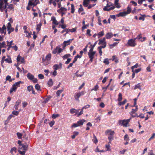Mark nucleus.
Here are the masks:
<instances>
[{
	"label": "nucleus",
	"mask_w": 155,
	"mask_h": 155,
	"mask_svg": "<svg viewBox=\"0 0 155 155\" xmlns=\"http://www.w3.org/2000/svg\"><path fill=\"white\" fill-rule=\"evenodd\" d=\"M8 0H0V11L2 12L6 8Z\"/></svg>",
	"instance_id": "nucleus-1"
},
{
	"label": "nucleus",
	"mask_w": 155,
	"mask_h": 155,
	"mask_svg": "<svg viewBox=\"0 0 155 155\" xmlns=\"http://www.w3.org/2000/svg\"><path fill=\"white\" fill-rule=\"evenodd\" d=\"M7 5L8 6L7 8H6L5 9V13L6 14L8 11L10 12L11 11L12 12H13L14 11L13 5L12 4H8Z\"/></svg>",
	"instance_id": "nucleus-2"
},
{
	"label": "nucleus",
	"mask_w": 155,
	"mask_h": 155,
	"mask_svg": "<svg viewBox=\"0 0 155 155\" xmlns=\"http://www.w3.org/2000/svg\"><path fill=\"white\" fill-rule=\"evenodd\" d=\"M95 51H89V52L88 53V55L89 58H90V61L92 62L93 61V59L94 58V56L95 54Z\"/></svg>",
	"instance_id": "nucleus-3"
},
{
	"label": "nucleus",
	"mask_w": 155,
	"mask_h": 155,
	"mask_svg": "<svg viewBox=\"0 0 155 155\" xmlns=\"http://www.w3.org/2000/svg\"><path fill=\"white\" fill-rule=\"evenodd\" d=\"M131 119V118H130L127 120H118V122L119 123H122L124 122H126V124H124V125L125 126V127H127V125L128 124L129 122L130 121Z\"/></svg>",
	"instance_id": "nucleus-4"
},
{
	"label": "nucleus",
	"mask_w": 155,
	"mask_h": 155,
	"mask_svg": "<svg viewBox=\"0 0 155 155\" xmlns=\"http://www.w3.org/2000/svg\"><path fill=\"white\" fill-rule=\"evenodd\" d=\"M127 44L130 46L131 47H134L136 45V44L135 42V40L133 39H130L127 42Z\"/></svg>",
	"instance_id": "nucleus-5"
},
{
	"label": "nucleus",
	"mask_w": 155,
	"mask_h": 155,
	"mask_svg": "<svg viewBox=\"0 0 155 155\" xmlns=\"http://www.w3.org/2000/svg\"><path fill=\"white\" fill-rule=\"evenodd\" d=\"M84 94L83 92H79L78 93H75L74 95V97L75 98V100L78 101H79V97L82 95Z\"/></svg>",
	"instance_id": "nucleus-6"
},
{
	"label": "nucleus",
	"mask_w": 155,
	"mask_h": 155,
	"mask_svg": "<svg viewBox=\"0 0 155 155\" xmlns=\"http://www.w3.org/2000/svg\"><path fill=\"white\" fill-rule=\"evenodd\" d=\"M28 146V144H25L24 145V144H22V145L18 147V148L19 150H23L26 151L27 150Z\"/></svg>",
	"instance_id": "nucleus-7"
},
{
	"label": "nucleus",
	"mask_w": 155,
	"mask_h": 155,
	"mask_svg": "<svg viewBox=\"0 0 155 155\" xmlns=\"http://www.w3.org/2000/svg\"><path fill=\"white\" fill-rule=\"evenodd\" d=\"M6 28L5 25H4L2 28L0 27V33L4 34L5 36L6 33Z\"/></svg>",
	"instance_id": "nucleus-8"
},
{
	"label": "nucleus",
	"mask_w": 155,
	"mask_h": 155,
	"mask_svg": "<svg viewBox=\"0 0 155 155\" xmlns=\"http://www.w3.org/2000/svg\"><path fill=\"white\" fill-rule=\"evenodd\" d=\"M99 42L98 43L99 45L102 44L103 45V46H105V48L106 46L107 43L105 41V38H104L102 39H100L99 40Z\"/></svg>",
	"instance_id": "nucleus-9"
},
{
	"label": "nucleus",
	"mask_w": 155,
	"mask_h": 155,
	"mask_svg": "<svg viewBox=\"0 0 155 155\" xmlns=\"http://www.w3.org/2000/svg\"><path fill=\"white\" fill-rule=\"evenodd\" d=\"M74 39V38H72V39H70L68 41H64L63 42V44L64 45V47H66L67 45H69Z\"/></svg>",
	"instance_id": "nucleus-10"
},
{
	"label": "nucleus",
	"mask_w": 155,
	"mask_h": 155,
	"mask_svg": "<svg viewBox=\"0 0 155 155\" xmlns=\"http://www.w3.org/2000/svg\"><path fill=\"white\" fill-rule=\"evenodd\" d=\"M107 134H108L109 136H114L115 133L114 131H112L111 130H108L105 132Z\"/></svg>",
	"instance_id": "nucleus-11"
},
{
	"label": "nucleus",
	"mask_w": 155,
	"mask_h": 155,
	"mask_svg": "<svg viewBox=\"0 0 155 155\" xmlns=\"http://www.w3.org/2000/svg\"><path fill=\"white\" fill-rule=\"evenodd\" d=\"M51 57V54L50 53L49 54L46 56L45 58V61H47L49 62L50 61Z\"/></svg>",
	"instance_id": "nucleus-12"
},
{
	"label": "nucleus",
	"mask_w": 155,
	"mask_h": 155,
	"mask_svg": "<svg viewBox=\"0 0 155 155\" xmlns=\"http://www.w3.org/2000/svg\"><path fill=\"white\" fill-rule=\"evenodd\" d=\"M38 4V2H32L31 0H29V1L28 3V5L29 6H32L33 5V6H35L37 5Z\"/></svg>",
	"instance_id": "nucleus-13"
},
{
	"label": "nucleus",
	"mask_w": 155,
	"mask_h": 155,
	"mask_svg": "<svg viewBox=\"0 0 155 155\" xmlns=\"http://www.w3.org/2000/svg\"><path fill=\"white\" fill-rule=\"evenodd\" d=\"M51 20L53 21V24H54L56 25H58V23L54 17H51Z\"/></svg>",
	"instance_id": "nucleus-14"
},
{
	"label": "nucleus",
	"mask_w": 155,
	"mask_h": 155,
	"mask_svg": "<svg viewBox=\"0 0 155 155\" xmlns=\"http://www.w3.org/2000/svg\"><path fill=\"white\" fill-rule=\"evenodd\" d=\"M113 36V34L111 32H109L107 33L106 35V37L107 39H110Z\"/></svg>",
	"instance_id": "nucleus-15"
},
{
	"label": "nucleus",
	"mask_w": 155,
	"mask_h": 155,
	"mask_svg": "<svg viewBox=\"0 0 155 155\" xmlns=\"http://www.w3.org/2000/svg\"><path fill=\"white\" fill-rule=\"evenodd\" d=\"M27 77L30 80H33L34 79V76L30 73H28L27 75Z\"/></svg>",
	"instance_id": "nucleus-16"
},
{
	"label": "nucleus",
	"mask_w": 155,
	"mask_h": 155,
	"mask_svg": "<svg viewBox=\"0 0 155 155\" xmlns=\"http://www.w3.org/2000/svg\"><path fill=\"white\" fill-rule=\"evenodd\" d=\"M85 121L84 119L80 120L77 122L79 126H81L83 125V123Z\"/></svg>",
	"instance_id": "nucleus-17"
},
{
	"label": "nucleus",
	"mask_w": 155,
	"mask_h": 155,
	"mask_svg": "<svg viewBox=\"0 0 155 155\" xmlns=\"http://www.w3.org/2000/svg\"><path fill=\"white\" fill-rule=\"evenodd\" d=\"M89 2V0H84L83 2V5L85 7H87Z\"/></svg>",
	"instance_id": "nucleus-18"
},
{
	"label": "nucleus",
	"mask_w": 155,
	"mask_h": 155,
	"mask_svg": "<svg viewBox=\"0 0 155 155\" xmlns=\"http://www.w3.org/2000/svg\"><path fill=\"white\" fill-rule=\"evenodd\" d=\"M105 48V46H101L99 47H98V49H99V53L100 54V55H102V51L101 50V49L102 48Z\"/></svg>",
	"instance_id": "nucleus-19"
},
{
	"label": "nucleus",
	"mask_w": 155,
	"mask_h": 155,
	"mask_svg": "<svg viewBox=\"0 0 155 155\" xmlns=\"http://www.w3.org/2000/svg\"><path fill=\"white\" fill-rule=\"evenodd\" d=\"M126 15H127V14H126V12H124L119 13L117 15V16H126Z\"/></svg>",
	"instance_id": "nucleus-20"
},
{
	"label": "nucleus",
	"mask_w": 155,
	"mask_h": 155,
	"mask_svg": "<svg viewBox=\"0 0 155 155\" xmlns=\"http://www.w3.org/2000/svg\"><path fill=\"white\" fill-rule=\"evenodd\" d=\"M149 45L151 46V48L152 50H155V42L152 44L150 41L149 43Z\"/></svg>",
	"instance_id": "nucleus-21"
},
{
	"label": "nucleus",
	"mask_w": 155,
	"mask_h": 155,
	"mask_svg": "<svg viewBox=\"0 0 155 155\" xmlns=\"http://www.w3.org/2000/svg\"><path fill=\"white\" fill-rule=\"evenodd\" d=\"M122 95L121 93H120L118 94V97L117 100L118 101L120 102L122 100Z\"/></svg>",
	"instance_id": "nucleus-22"
},
{
	"label": "nucleus",
	"mask_w": 155,
	"mask_h": 155,
	"mask_svg": "<svg viewBox=\"0 0 155 155\" xmlns=\"http://www.w3.org/2000/svg\"><path fill=\"white\" fill-rule=\"evenodd\" d=\"M136 38H138L141 41H144V39H145V38L143 37V39L142 38V36H141V35L140 34V35H138L137 36V37L136 38H135V39H136Z\"/></svg>",
	"instance_id": "nucleus-23"
},
{
	"label": "nucleus",
	"mask_w": 155,
	"mask_h": 155,
	"mask_svg": "<svg viewBox=\"0 0 155 155\" xmlns=\"http://www.w3.org/2000/svg\"><path fill=\"white\" fill-rule=\"evenodd\" d=\"M17 135L18 139H21L22 136L24 135V134L23 133H21L19 132H18L17 133Z\"/></svg>",
	"instance_id": "nucleus-24"
},
{
	"label": "nucleus",
	"mask_w": 155,
	"mask_h": 155,
	"mask_svg": "<svg viewBox=\"0 0 155 155\" xmlns=\"http://www.w3.org/2000/svg\"><path fill=\"white\" fill-rule=\"evenodd\" d=\"M0 48H6V45L5 41H4L2 43L0 42Z\"/></svg>",
	"instance_id": "nucleus-25"
},
{
	"label": "nucleus",
	"mask_w": 155,
	"mask_h": 155,
	"mask_svg": "<svg viewBox=\"0 0 155 155\" xmlns=\"http://www.w3.org/2000/svg\"><path fill=\"white\" fill-rule=\"evenodd\" d=\"M108 139L109 140L108 143H111V141L114 140V136H109L108 137Z\"/></svg>",
	"instance_id": "nucleus-26"
},
{
	"label": "nucleus",
	"mask_w": 155,
	"mask_h": 155,
	"mask_svg": "<svg viewBox=\"0 0 155 155\" xmlns=\"http://www.w3.org/2000/svg\"><path fill=\"white\" fill-rule=\"evenodd\" d=\"M127 102L126 99H124L123 101L120 102L118 103V105L119 106H121L124 105Z\"/></svg>",
	"instance_id": "nucleus-27"
},
{
	"label": "nucleus",
	"mask_w": 155,
	"mask_h": 155,
	"mask_svg": "<svg viewBox=\"0 0 155 155\" xmlns=\"http://www.w3.org/2000/svg\"><path fill=\"white\" fill-rule=\"evenodd\" d=\"M51 98V96L50 95L48 96L44 101L43 102V103H46L48 102V100Z\"/></svg>",
	"instance_id": "nucleus-28"
},
{
	"label": "nucleus",
	"mask_w": 155,
	"mask_h": 155,
	"mask_svg": "<svg viewBox=\"0 0 155 155\" xmlns=\"http://www.w3.org/2000/svg\"><path fill=\"white\" fill-rule=\"evenodd\" d=\"M53 84V81H52V79H50L48 82V84L49 86H52Z\"/></svg>",
	"instance_id": "nucleus-29"
},
{
	"label": "nucleus",
	"mask_w": 155,
	"mask_h": 155,
	"mask_svg": "<svg viewBox=\"0 0 155 155\" xmlns=\"http://www.w3.org/2000/svg\"><path fill=\"white\" fill-rule=\"evenodd\" d=\"M78 111V110H76L74 108H72L70 110V112L71 114H73L75 113V114H77V111Z\"/></svg>",
	"instance_id": "nucleus-30"
},
{
	"label": "nucleus",
	"mask_w": 155,
	"mask_h": 155,
	"mask_svg": "<svg viewBox=\"0 0 155 155\" xmlns=\"http://www.w3.org/2000/svg\"><path fill=\"white\" fill-rule=\"evenodd\" d=\"M16 148L15 147H13L10 150V153L12 154H13V152H14L15 153L16 152Z\"/></svg>",
	"instance_id": "nucleus-31"
},
{
	"label": "nucleus",
	"mask_w": 155,
	"mask_h": 155,
	"mask_svg": "<svg viewBox=\"0 0 155 155\" xmlns=\"http://www.w3.org/2000/svg\"><path fill=\"white\" fill-rule=\"evenodd\" d=\"M63 89L58 90L56 92V94L57 96L58 97L59 96L60 94L63 91Z\"/></svg>",
	"instance_id": "nucleus-32"
},
{
	"label": "nucleus",
	"mask_w": 155,
	"mask_h": 155,
	"mask_svg": "<svg viewBox=\"0 0 155 155\" xmlns=\"http://www.w3.org/2000/svg\"><path fill=\"white\" fill-rule=\"evenodd\" d=\"M41 25V23L37 25L36 29L37 31L38 32H39V31L40 30Z\"/></svg>",
	"instance_id": "nucleus-33"
},
{
	"label": "nucleus",
	"mask_w": 155,
	"mask_h": 155,
	"mask_svg": "<svg viewBox=\"0 0 155 155\" xmlns=\"http://www.w3.org/2000/svg\"><path fill=\"white\" fill-rule=\"evenodd\" d=\"M21 83H22V82L21 81H19L17 82H16L14 84V86L19 87Z\"/></svg>",
	"instance_id": "nucleus-34"
},
{
	"label": "nucleus",
	"mask_w": 155,
	"mask_h": 155,
	"mask_svg": "<svg viewBox=\"0 0 155 155\" xmlns=\"http://www.w3.org/2000/svg\"><path fill=\"white\" fill-rule=\"evenodd\" d=\"M74 7L73 4H71V12L72 13H73L74 12Z\"/></svg>",
	"instance_id": "nucleus-35"
},
{
	"label": "nucleus",
	"mask_w": 155,
	"mask_h": 155,
	"mask_svg": "<svg viewBox=\"0 0 155 155\" xmlns=\"http://www.w3.org/2000/svg\"><path fill=\"white\" fill-rule=\"evenodd\" d=\"M94 138L93 139V142L95 143H96L98 142L94 134Z\"/></svg>",
	"instance_id": "nucleus-36"
},
{
	"label": "nucleus",
	"mask_w": 155,
	"mask_h": 155,
	"mask_svg": "<svg viewBox=\"0 0 155 155\" xmlns=\"http://www.w3.org/2000/svg\"><path fill=\"white\" fill-rule=\"evenodd\" d=\"M58 47H56V48L52 51V53L54 54H56L57 53V52H58Z\"/></svg>",
	"instance_id": "nucleus-37"
},
{
	"label": "nucleus",
	"mask_w": 155,
	"mask_h": 155,
	"mask_svg": "<svg viewBox=\"0 0 155 155\" xmlns=\"http://www.w3.org/2000/svg\"><path fill=\"white\" fill-rule=\"evenodd\" d=\"M131 11V8L129 6H128L127 8V10L126 12H126V14H129Z\"/></svg>",
	"instance_id": "nucleus-38"
},
{
	"label": "nucleus",
	"mask_w": 155,
	"mask_h": 155,
	"mask_svg": "<svg viewBox=\"0 0 155 155\" xmlns=\"http://www.w3.org/2000/svg\"><path fill=\"white\" fill-rule=\"evenodd\" d=\"M71 55L70 54H66L63 56V58L64 60L68 58V57H70Z\"/></svg>",
	"instance_id": "nucleus-39"
},
{
	"label": "nucleus",
	"mask_w": 155,
	"mask_h": 155,
	"mask_svg": "<svg viewBox=\"0 0 155 155\" xmlns=\"http://www.w3.org/2000/svg\"><path fill=\"white\" fill-rule=\"evenodd\" d=\"M5 61H6L7 63H11L12 62V61L11 59L10 58L5 59Z\"/></svg>",
	"instance_id": "nucleus-40"
},
{
	"label": "nucleus",
	"mask_w": 155,
	"mask_h": 155,
	"mask_svg": "<svg viewBox=\"0 0 155 155\" xmlns=\"http://www.w3.org/2000/svg\"><path fill=\"white\" fill-rule=\"evenodd\" d=\"M28 91L29 92L33 89V87L32 86L30 85L27 87Z\"/></svg>",
	"instance_id": "nucleus-41"
},
{
	"label": "nucleus",
	"mask_w": 155,
	"mask_h": 155,
	"mask_svg": "<svg viewBox=\"0 0 155 155\" xmlns=\"http://www.w3.org/2000/svg\"><path fill=\"white\" fill-rule=\"evenodd\" d=\"M35 88L37 90H39L40 89V86L38 84H36L35 85Z\"/></svg>",
	"instance_id": "nucleus-42"
},
{
	"label": "nucleus",
	"mask_w": 155,
	"mask_h": 155,
	"mask_svg": "<svg viewBox=\"0 0 155 155\" xmlns=\"http://www.w3.org/2000/svg\"><path fill=\"white\" fill-rule=\"evenodd\" d=\"M24 32L26 34V36L28 37H30L31 34L29 33L28 31H25Z\"/></svg>",
	"instance_id": "nucleus-43"
},
{
	"label": "nucleus",
	"mask_w": 155,
	"mask_h": 155,
	"mask_svg": "<svg viewBox=\"0 0 155 155\" xmlns=\"http://www.w3.org/2000/svg\"><path fill=\"white\" fill-rule=\"evenodd\" d=\"M112 80V79H111L110 80V82H109V84H108L106 86V87H102V89H105V90L104 91V92H105L106 91V90H107V88L109 86V85H110V82Z\"/></svg>",
	"instance_id": "nucleus-44"
},
{
	"label": "nucleus",
	"mask_w": 155,
	"mask_h": 155,
	"mask_svg": "<svg viewBox=\"0 0 155 155\" xmlns=\"http://www.w3.org/2000/svg\"><path fill=\"white\" fill-rule=\"evenodd\" d=\"M53 68L54 69V70L56 71L59 68V66L58 64H55L53 66Z\"/></svg>",
	"instance_id": "nucleus-45"
},
{
	"label": "nucleus",
	"mask_w": 155,
	"mask_h": 155,
	"mask_svg": "<svg viewBox=\"0 0 155 155\" xmlns=\"http://www.w3.org/2000/svg\"><path fill=\"white\" fill-rule=\"evenodd\" d=\"M140 85L139 84H138L137 85H135V87H134V89H137V88H139V89H140L141 90V89L140 88Z\"/></svg>",
	"instance_id": "nucleus-46"
},
{
	"label": "nucleus",
	"mask_w": 155,
	"mask_h": 155,
	"mask_svg": "<svg viewBox=\"0 0 155 155\" xmlns=\"http://www.w3.org/2000/svg\"><path fill=\"white\" fill-rule=\"evenodd\" d=\"M11 77L9 75H8L6 76V81H9L10 82H11L12 81V80L11 79Z\"/></svg>",
	"instance_id": "nucleus-47"
},
{
	"label": "nucleus",
	"mask_w": 155,
	"mask_h": 155,
	"mask_svg": "<svg viewBox=\"0 0 155 155\" xmlns=\"http://www.w3.org/2000/svg\"><path fill=\"white\" fill-rule=\"evenodd\" d=\"M138 64L137 63L135 65L132 66L131 67V69L132 70V72H133L134 68H137L138 67Z\"/></svg>",
	"instance_id": "nucleus-48"
},
{
	"label": "nucleus",
	"mask_w": 155,
	"mask_h": 155,
	"mask_svg": "<svg viewBox=\"0 0 155 155\" xmlns=\"http://www.w3.org/2000/svg\"><path fill=\"white\" fill-rule=\"evenodd\" d=\"M12 25L11 23L10 22L8 23L7 25V30H9L10 28L11 27Z\"/></svg>",
	"instance_id": "nucleus-49"
},
{
	"label": "nucleus",
	"mask_w": 155,
	"mask_h": 155,
	"mask_svg": "<svg viewBox=\"0 0 155 155\" xmlns=\"http://www.w3.org/2000/svg\"><path fill=\"white\" fill-rule=\"evenodd\" d=\"M117 44V42H114L113 44L109 45L110 48H111L112 47L116 46Z\"/></svg>",
	"instance_id": "nucleus-50"
},
{
	"label": "nucleus",
	"mask_w": 155,
	"mask_h": 155,
	"mask_svg": "<svg viewBox=\"0 0 155 155\" xmlns=\"http://www.w3.org/2000/svg\"><path fill=\"white\" fill-rule=\"evenodd\" d=\"M97 44V42H95L94 44V45L92 46V47L89 50L90 51H93L94 47Z\"/></svg>",
	"instance_id": "nucleus-51"
},
{
	"label": "nucleus",
	"mask_w": 155,
	"mask_h": 155,
	"mask_svg": "<svg viewBox=\"0 0 155 155\" xmlns=\"http://www.w3.org/2000/svg\"><path fill=\"white\" fill-rule=\"evenodd\" d=\"M69 29L65 28V29H64V30L62 31L61 33L62 34L63 33H64V32H66V34H67L69 31Z\"/></svg>",
	"instance_id": "nucleus-52"
},
{
	"label": "nucleus",
	"mask_w": 155,
	"mask_h": 155,
	"mask_svg": "<svg viewBox=\"0 0 155 155\" xmlns=\"http://www.w3.org/2000/svg\"><path fill=\"white\" fill-rule=\"evenodd\" d=\"M97 35L99 36L100 37H101L103 36L104 35V31H102L99 32L97 34Z\"/></svg>",
	"instance_id": "nucleus-53"
},
{
	"label": "nucleus",
	"mask_w": 155,
	"mask_h": 155,
	"mask_svg": "<svg viewBox=\"0 0 155 155\" xmlns=\"http://www.w3.org/2000/svg\"><path fill=\"white\" fill-rule=\"evenodd\" d=\"M21 101L20 100H18L15 103V105L18 106L21 103Z\"/></svg>",
	"instance_id": "nucleus-54"
},
{
	"label": "nucleus",
	"mask_w": 155,
	"mask_h": 155,
	"mask_svg": "<svg viewBox=\"0 0 155 155\" xmlns=\"http://www.w3.org/2000/svg\"><path fill=\"white\" fill-rule=\"evenodd\" d=\"M59 116V114H53L52 116V118L53 119H55L56 117Z\"/></svg>",
	"instance_id": "nucleus-55"
},
{
	"label": "nucleus",
	"mask_w": 155,
	"mask_h": 155,
	"mask_svg": "<svg viewBox=\"0 0 155 155\" xmlns=\"http://www.w3.org/2000/svg\"><path fill=\"white\" fill-rule=\"evenodd\" d=\"M80 7L79 9L78 12L80 13L81 12L83 11L84 10V9L82 7V5H80Z\"/></svg>",
	"instance_id": "nucleus-56"
},
{
	"label": "nucleus",
	"mask_w": 155,
	"mask_h": 155,
	"mask_svg": "<svg viewBox=\"0 0 155 155\" xmlns=\"http://www.w3.org/2000/svg\"><path fill=\"white\" fill-rule=\"evenodd\" d=\"M38 77L40 79H42L44 78V76L42 74H39L38 75Z\"/></svg>",
	"instance_id": "nucleus-57"
},
{
	"label": "nucleus",
	"mask_w": 155,
	"mask_h": 155,
	"mask_svg": "<svg viewBox=\"0 0 155 155\" xmlns=\"http://www.w3.org/2000/svg\"><path fill=\"white\" fill-rule=\"evenodd\" d=\"M128 135L127 134H126L125 135L124 137V140H126L127 141L129 140V138L128 137Z\"/></svg>",
	"instance_id": "nucleus-58"
},
{
	"label": "nucleus",
	"mask_w": 155,
	"mask_h": 155,
	"mask_svg": "<svg viewBox=\"0 0 155 155\" xmlns=\"http://www.w3.org/2000/svg\"><path fill=\"white\" fill-rule=\"evenodd\" d=\"M137 106H136V108L135 109H132L131 113H134L137 110L138 108H137Z\"/></svg>",
	"instance_id": "nucleus-59"
},
{
	"label": "nucleus",
	"mask_w": 155,
	"mask_h": 155,
	"mask_svg": "<svg viewBox=\"0 0 155 155\" xmlns=\"http://www.w3.org/2000/svg\"><path fill=\"white\" fill-rule=\"evenodd\" d=\"M104 62L106 64L108 65L109 64V62L107 59H105L104 61Z\"/></svg>",
	"instance_id": "nucleus-60"
},
{
	"label": "nucleus",
	"mask_w": 155,
	"mask_h": 155,
	"mask_svg": "<svg viewBox=\"0 0 155 155\" xmlns=\"http://www.w3.org/2000/svg\"><path fill=\"white\" fill-rule=\"evenodd\" d=\"M99 88V87L97 85H96L94 88L92 89V90L97 91Z\"/></svg>",
	"instance_id": "nucleus-61"
},
{
	"label": "nucleus",
	"mask_w": 155,
	"mask_h": 155,
	"mask_svg": "<svg viewBox=\"0 0 155 155\" xmlns=\"http://www.w3.org/2000/svg\"><path fill=\"white\" fill-rule=\"evenodd\" d=\"M12 113L15 115L16 116H17L18 115L19 112L18 111H13L12 112Z\"/></svg>",
	"instance_id": "nucleus-62"
},
{
	"label": "nucleus",
	"mask_w": 155,
	"mask_h": 155,
	"mask_svg": "<svg viewBox=\"0 0 155 155\" xmlns=\"http://www.w3.org/2000/svg\"><path fill=\"white\" fill-rule=\"evenodd\" d=\"M25 151H26L24 150L23 151H21L20 150H18V152L20 154H21V155H25Z\"/></svg>",
	"instance_id": "nucleus-63"
},
{
	"label": "nucleus",
	"mask_w": 155,
	"mask_h": 155,
	"mask_svg": "<svg viewBox=\"0 0 155 155\" xmlns=\"http://www.w3.org/2000/svg\"><path fill=\"white\" fill-rule=\"evenodd\" d=\"M90 32H91V30L90 29H88L87 30V35H89V36H91V34H90Z\"/></svg>",
	"instance_id": "nucleus-64"
}]
</instances>
